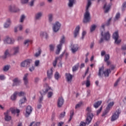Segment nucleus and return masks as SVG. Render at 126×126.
<instances>
[{"label":"nucleus","instance_id":"obj_47","mask_svg":"<svg viewBox=\"0 0 126 126\" xmlns=\"http://www.w3.org/2000/svg\"><path fill=\"white\" fill-rule=\"evenodd\" d=\"M59 60H60V58H59V57H56L55 58V60L53 62V66H56L57 65V63H58V61H59Z\"/></svg>","mask_w":126,"mask_h":126},{"label":"nucleus","instance_id":"obj_52","mask_svg":"<svg viewBox=\"0 0 126 126\" xmlns=\"http://www.w3.org/2000/svg\"><path fill=\"white\" fill-rule=\"evenodd\" d=\"M82 105V103L80 102L78 104H77L75 107V109H78V108H80V107H81Z\"/></svg>","mask_w":126,"mask_h":126},{"label":"nucleus","instance_id":"obj_28","mask_svg":"<svg viewBox=\"0 0 126 126\" xmlns=\"http://www.w3.org/2000/svg\"><path fill=\"white\" fill-rule=\"evenodd\" d=\"M9 110L10 112L11 111L12 114H15L16 113L17 114H19V113H20V110L16 108H11Z\"/></svg>","mask_w":126,"mask_h":126},{"label":"nucleus","instance_id":"obj_14","mask_svg":"<svg viewBox=\"0 0 126 126\" xmlns=\"http://www.w3.org/2000/svg\"><path fill=\"white\" fill-rule=\"evenodd\" d=\"M89 21H90V13H89V11H86L84 14V22L87 23Z\"/></svg>","mask_w":126,"mask_h":126},{"label":"nucleus","instance_id":"obj_30","mask_svg":"<svg viewBox=\"0 0 126 126\" xmlns=\"http://www.w3.org/2000/svg\"><path fill=\"white\" fill-rule=\"evenodd\" d=\"M27 101V99H26V97H23V98L21 99L19 101V105L21 106L22 104H24V103H26Z\"/></svg>","mask_w":126,"mask_h":126},{"label":"nucleus","instance_id":"obj_25","mask_svg":"<svg viewBox=\"0 0 126 126\" xmlns=\"http://www.w3.org/2000/svg\"><path fill=\"white\" fill-rule=\"evenodd\" d=\"M48 19L49 23H52L54 21V14L50 13L48 15Z\"/></svg>","mask_w":126,"mask_h":126},{"label":"nucleus","instance_id":"obj_61","mask_svg":"<svg viewBox=\"0 0 126 126\" xmlns=\"http://www.w3.org/2000/svg\"><path fill=\"white\" fill-rule=\"evenodd\" d=\"M94 42H92L90 45V49H93V48H94Z\"/></svg>","mask_w":126,"mask_h":126},{"label":"nucleus","instance_id":"obj_17","mask_svg":"<svg viewBox=\"0 0 126 126\" xmlns=\"http://www.w3.org/2000/svg\"><path fill=\"white\" fill-rule=\"evenodd\" d=\"M12 86H19L21 83V81L18 78H15L12 80Z\"/></svg>","mask_w":126,"mask_h":126},{"label":"nucleus","instance_id":"obj_36","mask_svg":"<svg viewBox=\"0 0 126 126\" xmlns=\"http://www.w3.org/2000/svg\"><path fill=\"white\" fill-rule=\"evenodd\" d=\"M54 77L56 80H59L61 78V75H60L59 72H56L54 74Z\"/></svg>","mask_w":126,"mask_h":126},{"label":"nucleus","instance_id":"obj_29","mask_svg":"<svg viewBox=\"0 0 126 126\" xmlns=\"http://www.w3.org/2000/svg\"><path fill=\"white\" fill-rule=\"evenodd\" d=\"M91 0H88V3L87 4L86 8V11H89V8L90 6H91V4H92V3L91 2Z\"/></svg>","mask_w":126,"mask_h":126},{"label":"nucleus","instance_id":"obj_31","mask_svg":"<svg viewBox=\"0 0 126 126\" xmlns=\"http://www.w3.org/2000/svg\"><path fill=\"white\" fill-rule=\"evenodd\" d=\"M53 75V68L47 71V76L49 78H52Z\"/></svg>","mask_w":126,"mask_h":126},{"label":"nucleus","instance_id":"obj_5","mask_svg":"<svg viewBox=\"0 0 126 126\" xmlns=\"http://www.w3.org/2000/svg\"><path fill=\"white\" fill-rule=\"evenodd\" d=\"M65 41V37L63 35L60 39L59 45L57 46V50L56 52V55H59L60 54V52H61V50H62V46H63V44L64 43Z\"/></svg>","mask_w":126,"mask_h":126},{"label":"nucleus","instance_id":"obj_57","mask_svg":"<svg viewBox=\"0 0 126 126\" xmlns=\"http://www.w3.org/2000/svg\"><path fill=\"white\" fill-rule=\"evenodd\" d=\"M5 79V76L4 75H0V80H4Z\"/></svg>","mask_w":126,"mask_h":126},{"label":"nucleus","instance_id":"obj_13","mask_svg":"<svg viewBox=\"0 0 126 126\" xmlns=\"http://www.w3.org/2000/svg\"><path fill=\"white\" fill-rule=\"evenodd\" d=\"M113 38L115 40V44H117V45L120 44L122 41L121 39H119V33L118 32H116L113 33Z\"/></svg>","mask_w":126,"mask_h":126},{"label":"nucleus","instance_id":"obj_34","mask_svg":"<svg viewBox=\"0 0 126 126\" xmlns=\"http://www.w3.org/2000/svg\"><path fill=\"white\" fill-rule=\"evenodd\" d=\"M51 90H52V88H51V89L47 92V98H52V97H53V95H54L53 92H49V91H51Z\"/></svg>","mask_w":126,"mask_h":126},{"label":"nucleus","instance_id":"obj_40","mask_svg":"<svg viewBox=\"0 0 126 126\" xmlns=\"http://www.w3.org/2000/svg\"><path fill=\"white\" fill-rule=\"evenodd\" d=\"M79 67V65H78V64L73 66V67H72L73 72H74V71H76V70H77V69H78Z\"/></svg>","mask_w":126,"mask_h":126},{"label":"nucleus","instance_id":"obj_45","mask_svg":"<svg viewBox=\"0 0 126 126\" xmlns=\"http://www.w3.org/2000/svg\"><path fill=\"white\" fill-rule=\"evenodd\" d=\"M9 67H10V66L8 65L4 66L3 67V71H8V70L9 69Z\"/></svg>","mask_w":126,"mask_h":126},{"label":"nucleus","instance_id":"obj_41","mask_svg":"<svg viewBox=\"0 0 126 126\" xmlns=\"http://www.w3.org/2000/svg\"><path fill=\"white\" fill-rule=\"evenodd\" d=\"M17 95L18 96H19V97H22V96H24V95H25V93L23 92H17Z\"/></svg>","mask_w":126,"mask_h":126},{"label":"nucleus","instance_id":"obj_44","mask_svg":"<svg viewBox=\"0 0 126 126\" xmlns=\"http://www.w3.org/2000/svg\"><path fill=\"white\" fill-rule=\"evenodd\" d=\"M30 42L31 41L29 39H27L24 41V44L25 46H26V47H28L29 46V43H30Z\"/></svg>","mask_w":126,"mask_h":126},{"label":"nucleus","instance_id":"obj_37","mask_svg":"<svg viewBox=\"0 0 126 126\" xmlns=\"http://www.w3.org/2000/svg\"><path fill=\"white\" fill-rule=\"evenodd\" d=\"M74 115V111L73 110H72L70 112V118L69 119V122H70L71 120H72V117H73V115Z\"/></svg>","mask_w":126,"mask_h":126},{"label":"nucleus","instance_id":"obj_11","mask_svg":"<svg viewBox=\"0 0 126 126\" xmlns=\"http://www.w3.org/2000/svg\"><path fill=\"white\" fill-rule=\"evenodd\" d=\"M32 111H33V108H32V106L30 105H28L26 107L25 117H26V118H28V117H29V116L31 115Z\"/></svg>","mask_w":126,"mask_h":126},{"label":"nucleus","instance_id":"obj_58","mask_svg":"<svg viewBox=\"0 0 126 126\" xmlns=\"http://www.w3.org/2000/svg\"><path fill=\"white\" fill-rule=\"evenodd\" d=\"M41 55V50H38V52L35 53V57H39Z\"/></svg>","mask_w":126,"mask_h":126},{"label":"nucleus","instance_id":"obj_54","mask_svg":"<svg viewBox=\"0 0 126 126\" xmlns=\"http://www.w3.org/2000/svg\"><path fill=\"white\" fill-rule=\"evenodd\" d=\"M40 64V61L39 60H36L34 62L35 66H38Z\"/></svg>","mask_w":126,"mask_h":126},{"label":"nucleus","instance_id":"obj_1","mask_svg":"<svg viewBox=\"0 0 126 126\" xmlns=\"http://www.w3.org/2000/svg\"><path fill=\"white\" fill-rule=\"evenodd\" d=\"M87 118L86 120V122H81L80 123L79 126H85L86 125H89L90 123H91V121H92V119H93V114H92L91 108L90 107L87 108Z\"/></svg>","mask_w":126,"mask_h":126},{"label":"nucleus","instance_id":"obj_10","mask_svg":"<svg viewBox=\"0 0 126 126\" xmlns=\"http://www.w3.org/2000/svg\"><path fill=\"white\" fill-rule=\"evenodd\" d=\"M4 120L5 122H10L11 121V116H10V110H7L3 114Z\"/></svg>","mask_w":126,"mask_h":126},{"label":"nucleus","instance_id":"obj_12","mask_svg":"<svg viewBox=\"0 0 126 126\" xmlns=\"http://www.w3.org/2000/svg\"><path fill=\"white\" fill-rule=\"evenodd\" d=\"M71 52L73 54H76V52L79 50V45L77 44L71 45Z\"/></svg>","mask_w":126,"mask_h":126},{"label":"nucleus","instance_id":"obj_38","mask_svg":"<svg viewBox=\"0 0 126 126\" xmlns=\"http://www.w3.org/2000/svg\"><path fill=\"white\" fill-rule=\"evenodd\" d=\"M55 47L56 45H55V44H50L49 45L50 51H51V52H54Z\"/></svg>","mask_w":126,"mask_h":126},{"label":"nucleus","instance_id":"obj_51","mask_svg":"<svg viewBox=\"0 0 126 126\" xmlns=\"http://www.w3.org/2000/svg\"><path fill=\"white\" fill-rule=\"evenodd\" d=\"M85 35H86V31H84L82 33V37H81L82 40H83V39H84V37L85 36Z\"/></svg>","mask_w":126,"mask_h":126},{"label":"nucleus","instance_id":"obj_23","mask_svg":"<svg viewBox=\"0 0 126 126\" xmlns=\"http://www.w3.org/2000/svg\"><path fill=\"white\" fill-rule=\"evenodd\" d=\"M43 16V12H38L35 15V20H40Z\"/></svg>","mask_w":126,"mask_h":126},{"label":"nucleus","instance_id":"obj_55","mask_svg":"<svg viewBox=\"0 0 126 126\" xmlns=\"http://www.w3.org/2000/svg\"><path fill=\"white\" fill-rule=\"evenodd\" d=\"M29 1V0H21V2L23 4H25V3H27Z\"/></svg>","mask_w":126,"mask_h":126},{"label":"nucleus","instance_id":"obj_4","mask_svg":"<svg viewBox=\"0 0 126 126\" xmlns=\"http://www.w3.org/2000/svg\"><path fill=\"white\" fill-rule=\"evenodd\" d=\"M46 89L40 92L41 96L39 97V99L38 100V102L40 104H42V102H43V100L44 99V98L43 97V96H44L45 94H47V93L49 91V90H51V87H49L47 84H46Z\"/></svg>","mask_w":126,"mask_h":126},{"label":"nucleus","instance_id":"obj_49","mask_svg":"<svg viewBox=\"0 0 126 126\" xmlns=\"http://www.w3.org/2000/svg\"><path fill=\"white\" fill-rule=\"evenodd\" d=\"M121 16V14L120 13H117L115 16V21L118 20L120 18V17Z\"/></svg>","mask_w":126,"mask_h":126},{"label":"nucleus","instance_id":"obj_62","mask_svg":"<svg viewBox=\"0 0 126 126\" xmlns=\"http://www.w3.org/2000/svg\"><path fill=\"white\" fill-rule=\"evenodd\" d=\"M39 80H40V79L38 77H36L34 79V82L35 83H38L39 82Z\"/></svg>","mask_w":126,"mask_h":126},{"label":"nucleus","instance_id":"obj_27","mask_svg":"<svg viewBox=\"0 0 126 126\" xmlns=\"http://www.w3.org/2000/svg\"><path fill=\"white\" fill-rule=\"evenodd\" d=\"M13 55L14 56H16L18 53H19V47L17 46V47H14L13 48Z\"/></svg>","mask_w":126,"mask_h":126},{"label":"nucleus","instance_id":"obj_15","mask_svg":"<svg viewBox=\"0 0 126 126\" xmlns=\"http://www.w3.org/2000/svg\"><path fill=\"white\" fill-rule=\"evenodd\" d=\"M8 9L11 12H17L19 11V9L16 7V5L14 4L10 5L8 7Z\"/></svg>","mask_w":126,"mask_h":126},{"label":"nucleus","instance_id":"obj_35","mask_svg":"<svg viewBox=\"0 0 126 126\" xmlns=\"http://www.w3.org/2000/svg\"><path fill=\"white\" fill-rule=\"evenodd\" d=\"M101 104H102V101H97L94 104V108H95V109H97V108H98L99 106H100Z\"/></svg>","mask_w":126,"mask_h":126},{"label":"nucleus","instance_id":"obj_2","mask_svg":"<svg viewBox=\"0 0 126 126\" xmlns=\"http://www.w3.org/2000/svg\"><path fill=\"white\" fill-rule=\"evenodd\" d=\"M111 73V69H107L104 71V66L99 68L98 75L99 77H102L104 74L105 77H109V75Z\"/></svg>","mask_w":126,"mask_h":126},{"label":"nucleus","instance_id":"obj_56","mask_svg":"<svg viewBox=\"0 0 126 126\" xmlns=\"http://www.w3.org/2000/svg\"><path fill=\"white\" fill-rule=\"evenodd\" d=\"M18 28H19V30L20 31H21L22 29H23V25L20 24L18 26Z\"/></svg>","mask_w":126,"mask_h":126},{"label":"nucleus","instance_id":"obj_32","mask_svg":"<svg viewBox=\"0 0 126 126\" xmlns=\"http://www.w3.org/2000/svg\"><path fill=\"white\" fill-rule=\"evenodd\" d=\"M11 99L12 101H15L16 100V98H17V92H15L13 95L11 96Z\"/></svg>","mask_w":126,"mask_h":126},{"label":"nucleus","instance_id":"obj_60","mask_svg":"<svg viewBox=\"0 0 126 126\" xmlns=\"http://www.w3.org/2000/svg\"><path fill=\"white\" fill-rule=\"evenodd\" d=\"M35 0H32L30 3V6H33V5H34V2H35Z\"/></svg>","mask_w":126,"mask_h":126},{"label":"nucleus","instance_id":"obj_63","mask_svg":"<svg viewBox=\"0 0 126 126\" xmlns=\"http://www.w3.org/2000/svg\"><path fill=\"white\" fill-rule=\"evenodd\" d=\"M37 109H41L42 108V104L40 103L37 104Z\"/></svg>","mask_w":126,"mask_h":126},{"label":"nucleus","instance_id":"obj_7","mask_svg":"<svg viewBox=\"0 0 126 126\" xmlns=\"http://www.w3.org/2000/svg\"><path fill=\"white\" fill-rule=\"evenodd\" d=\"M62 27V24L59 21H56L53 24L52 28L54 32H58Z\"/></svg>","mask_w":126,"mask_h":126},{"label":"nucleus","instance_id":"obj_26","mask_svg":"<svg viewBox=\"0 0 126 126\" xmlns=\"http://www.w3.org/2000/svg\"><path fill=\"white\" fill-rule=\"evenodd\" d=\"M90 76H89L88 77H87V80L86 82H84V83H83V85H84V84H86V87H89V86H90Z\"/></svg>","mask_w":126,"mask_h":126},{"label":"nucleus","instance_id":"obj_16","mask_svg":"<svg viewBox=\"0 0 126 126\" xmlns=\"http://www.w3.org/2000/svg\"><path fill=\"white\" fill-rule=\"evenodd\" d=\"M4 43L5 44H13L15 40L13 38H11L8 36H6L3 40Z\"/></svg>","mask_w":126,"mask_h":126},{"label":"nucleus","instance_id":"obj_22","mask_svg":"<svg viewBox=\"0 0 126 126\" xmlns=\"http://www.w3.org/2000/svg\"><path fill=\"white\" fill-rule=\"evenodd\" d=\"M80 30V26L78 25L75 27L74 32V37L76 38L77 35L79 34V31Z\"/></svg>","mask_w":126,"mask_h":126},{"label":"nucleus","instance_id":"obj_43","mask_svg":"<svg viewBox=\"0 0 126 126\" xmlns=\"http://www.w3.org/2000/svg\"><path fill=\"white\" fill-rule=\"evenodd\" d=\"M24 20H25V15H22L20 17V22L23 23V22H24Z\"/></svg>","mask_w":126,"mask_h":126},{"label":"nucleus","instance_id":"obj_24","mask_svg":"<svg viewBox=\"0 0 126 126\" xmlns=\"http://www.w3.org/2000/svg\"><path fill=\"white\" fill-rule=\"evenodd\" d=\"M28 75H29V74L26 73L24 74V77L23 78L24 84L25 85H27L28 84Z\"/></svg>","mask_w":126,"mask_h":126},{"label":"nucleus","instance_id":"obj_59","mask_svg":"<svg viewBox=\"0 0 126 126\" xmlns=\"http://www.w3.org/2000/svg\"><path fill=\"white\" fill-rule=\"evenodd\" d=\"M101 57H104V56H106V51L103 50L101 52Z\"/></svg>","mask_w":126,"mask_h":126},{"label":"nucleus","instance_id":"obj_53","mask_svg":"<svg viewBox=\"0 0 126 126\" xmlns=\"http://www.w3.org/2000/svg\"><path fill=\"white\" fill-rule=\"evenodd\" d=\"M29 71H31V72H32V71H34L35 70V66H32L29 68Z\"/></svg>","mask_w":126,"mask_h":126},{"label":"nucleus","instance_id":"obj_42","mask_svg":"<svg viewBox=\"0 0 126 126\" xmlns=\"http://www.w3.org/2000/svg\"><path fill=\"white\" fill-rule=\"evenodd\" d=\"M40 126V123L39 122H32V123L29 126Z\"/></svg>","mask_w":126,"mask_h":126},{"label":"nucleus","instance_id":"obj_48","mask_svg":"<svg viewBox=\"0 0 126 126\" xmlns=\"http://www.w3.org/2000/svg\"><path fill=\"white\" fill-rule=\"evenodd\" d=\"M95 29H96V25H92L90 28L91 32H93V31H94V30H95Z\"/></svg>","mask_w":126,"mask_h":126},{"label":"nucleus","instance_id":"obj_8","mask_svg":"<svg viewBox=\"0 0 126 126\" xmlns=\"http://www.w3.org/2000/svg\"><path fill=\"white\" fill-rule=\"evenodd\" d=\"M120 115H121V111L118 109L111 116V122H114V121L118 120V119H119V117H120Z\"/></svg>","mask_w":126,"mask_h":126},{"label":"nucleus","instance_id":"obj_64","mask_svg":"<svg viewBox=\"0 0 126 126\" xmlns=\"http://www.w3.org/2000/svg\"><path fill=\"white\" fill-rule=\"evenodd\" d=\"M126 7V2L124 3L123 5V7H122V11H124L125 10V8Z\"/></svg>","mask_w":126,"mask_h":126},{"label":"nucleus","instance_id":"obj_50","mask_svg":"<svg viewBox=\"0 0 126 126\" xmlns=\"http://www.w3.org/2000/svg\"><path fill=\"white\" fill-rule=\"evenodd\" d=\"M64 116H65V112L61 113L60 116V119H63V118H64Z\"/></svg>","mask_w":126,"mask_h":126},{"label":"nucleus","instance_id":"obj_33","mask_svg":"<svg viewBox=\"0 0 126 126\" xmlns=\"http://www.w3.org/2000/svg\"><path fill=\"white\" fill-rule=\"evenodd\" d=\"M75 3V0H69V3L68 5L69 7H72L73 6V4Z\"/></svg>","mask_w":126,"mask_h":126},{"label":"nucleus","instance_id":"obj_6","mask_svg":"<svg viewBox=\"0 0 126 126\" xmlns=\"http://www.w3.org/2000/svg\"><path fill=\"white\" fill-rule=\"evenodd\" d=\"M114 104H115V102H114V101H112L107 104V106L106 108V109L105 110L104 112H103V113L102 114V117H105V116L107 115V113L110 112V110L112 109Z\"/></svg>","mask_w":126,"mask_h":126},{"label":"nucleus","instance_id":"obj_21","mask_svg":"<svg viewBox=\"0 0 126 126\" xmlns=\"http://www.w3.org/2000/svg\"><path fill=\"white\" fill-rule=\"evenodd\" d=\"M111 4H108L107 2H105L103 6V9H104L105 13H108L109 12V10H110V8H111Z\"/></svg>","mask_w":126,"mask_h":126},{"label":"nucleus","instance_id":"obj_39","mask_svg":"<svg viewBox=\"0 0 126 126\" xmlns=\"http://www.w3.org/2000/svg\"><path fill=\"white\" fill-rule=\"evenodd\" d=\"M9 55V53L8 52V50H7L5 51L4 55L2 56L3 59H6L7 58V56Z\"/></svg>","mask_w":126,"mask_h":126},{"label":"nucleus","instance_id":"obj_20","mask_svg":"<svg viewBox=\"0 0 126 126\" xmlns=\"http://www.w3.org/2000/svg\"><path fill=\"white\" fill-rule=\"evenodd\" d=\"M63 103H64V100L62 97L58 98L57 105L59 108H61L63 105Z\"/></svg>","mask_w":126,"mask_h":126},{"label":"nucleus","instance_id":"obj_46","mask_svg":"<svg viewBox=\"0 0 126 126\" xmlns=\"http://www.w3.org/2000/svg\"><path fill=\"white\" fill-rule=\"evenodd\" d=\"M110 60V55L106 54L104 57V62H107Z\"/></svg>","mask_w":126,"mask_h":126},{"label":"nucleus","instance_id":"obj_3","mask_svg":"<svg viewBox=\"0 0 126 126\" xmlns=\"http://www.w3.org/2000/svg\"><path fill=\"white\" fill-rule=\"evenodd\" d=\"M101 35L102 37L99 41V44H101L102 42H104V40L105 41H110V39L111 38V34H110V32H109V31L102 32H101Z\"/></svg>","mask_w":126,"mask_h":126},{"label":"nucleus","instance_id":"obj_9","mask_svg":"<svg viewBox=\"0 0 126 126\" xmlns=\"http://www.w3.org/2000/svg\"><path fill=\"white\" fill-rule=\"evenodd\" d=\"M31 63H32V59H26L21 63V67H27L28 66H29V65H30Z\"/></svg>","mask_w":126,"mask_h":126},{"label":"nucleus","instance_id":"obj_19","mask_svg":"<svg viewBox=\"0 0 126 126\" xmlns=\"http://www.w3.org/2000/svg\"><path fill=\"white\" fill-rule=\"evenodd\" d=\"M65 76L67 82L68 83H71L73 76H72V75L70 74V73H65Z\"/></svg>","mask_w":126,"mask_h":126},{"label":"nucleus","instance_id":"obj_18","mask_svg":"<svg viewBox=\"0 0 126 126\" xmlns=\"http://www.w3.org/2000/svg\"><path fill=\"white\" fill-rule=\"evenodd\" d=\"M11 25V19L9 18L6 19L5 22L3 24L4 28H9Z\"/></svg>","mask_w":126,"mask_h":126}]
</instances>
